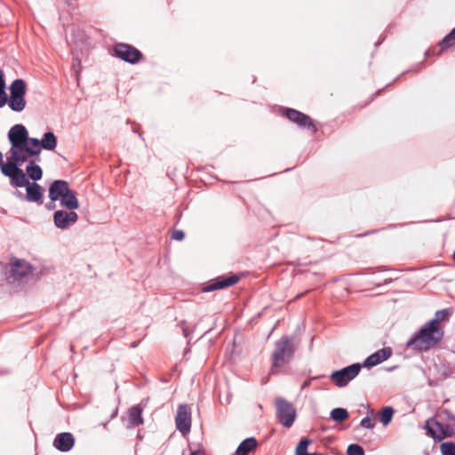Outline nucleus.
<instances>
[{"instance_id": "obj_4", "label": "nucleus", "mask_w": 455, "mask_h": 455, "mask_svg": "<svg viewBox=\"0 0 455 455\" xmlns=\"http://www.w3.org/2000/svg\"><path fill=\"white\" fill-rule=\"evenodd\" d=\"M9 91L8 107L13 112H22L27 105L25 100L27 92L26 82L21 78L15 79L9 86Z\"/></svg>"}, {"instance_id": "obj_39", "label": "nucleus", "mask_w": 455, "mask_h": 455, "mask_svg": "<svg viewBox=\"0 0 455 455\" xmlns=\"http://www.w3.org/2000/svg\"><path fill=\"white\" fill-rule=\"evenodd\" d=\"M183 333H184V336H185V337H187V336H188L187 329H186V328H183Z\"/></svg>"}, {"instance_id": "obj_23", "label": "nucleus", "mask_w": 455, "mask_h": 455, "mask_svg": "<svg viewBox=\"0 0 455 455\" xmlns=\"http://www.w3.org/2000/svg\"><path fill=\"white\" fill-rule=\"evenodd\" d=\"M443 424H441L439 421L435 419L434 418L428 419L426 421L424 428L427 430V435L431 436V430L432 431H441L443 429Z\"/></svg>"}, {"instance_id": "obj_30", "label": "nucleus", "mask_w": 455, "mask_h": 455, "mask_svg": "<svg viewBox=\"0 0 455 455\" xmlns=\"http://www.w3.org/2000/svg\"><path fill=\"white\" fill-rule=\"evenodd\" d=\"M6 84L0 85V108L8 104V97L5 92Z\"/></svg>"}, {"instance_id": "obj_37", "label": "nucleus", "mask_w": 455, "mask_h": 455, "mask_svg": "<svg viewBox=\"0 0 455 455\" xmlns=\"http://www.w3.org/2000/svg\"><path fill=\"white\" fill-rule=\"evenodd\" d=\"M3 157H4V156H3L2 152L0 151V166H2L4 164V163H3Z\"/></svg>"}, {"instance_id": "obj_2", "label": "nucleus", "mask_w": 455, "mask_h": 455, "mask_svg": "<svg viewBox=\"0 0 455 455\" xmlns=\"http://www.w3.org/2000/svg\"><path fill=\"white\" fill-rule=\"evenodd\" d=\"M25 163L15 162L6 158V163L1 166V172L4 176L10 178V184L13 188H26V196L16 192L18 197L24 198L28 202L43 204V192L41 186L36 182H29L28 177L20 166Z\"/></svg>"}, {"instance_id": "obj_9", "label": "nucleus", "mask_w": 455, "mask_h": 455, "mask_svg": "<svg viewBox=\"0 0 455 455\" xmlns=\"http://www.w3.org/2000/svg\"><path fill=\"white\" fill-rule=\"evenodd\" d=\"M115 54L121 60L135 64L142 58V53L135 47L127 44H117L115 48Z\"/></svg>"}, {"instance_id": "obj_7", "label": "nucleus", "mask_w": 455, "mask_h": 455, "mask_svg": "<svg viewBox=\"0 0 455 455\" xmlns=\"http://www.w3.org/2000/svg\"><path fill=\"white\" fill-rule=\"evenodd\" d=\"M32 266L24 259H14L10 262L6 275V280L10 283H16L22 278L32 273Z\"/></svg>"}, {"instance_id": "obj_22", "label": "nucleus", "mask_w": 455, "mask_h": 455, "mask_svg": "<svg viewBox=\"0 0 455 455\" xmlns=\"http://www.w3.org/2000/svg\"><path fill=\"white\" fill-rule=\"evenodd\" d=\"M452 310L451 308H444L439 311H436L435 314V317L428 321V324L435 326V327H440L439 323L448 319L451 315Z\"/></svg>"}, {"instance_id": "obj_3", "label": "nucleus", "mask_w": 455, "mask_h": 455, "mask_svg": "<svg viewBox=\"0 0 455 455\" xmlns=\"http://www.w3.org/2000/svg\"><path fill=\"white\" fill-rule=\"evenodd\" d=\"M444 334L441 327H435L426 323L406 342V347L417 352L428 351L435 347Z\"/></svg>"}, {"instance_id": "obj_12", "label": "nucleus", "mask_w": 455, "mask_h": 455, "mask_svg": "<svg viewBox=\"0 0 455 455\" xmlns=\"http://www.w3.org/2000/svg\"><path fill=\"white\" fill-rule=\"evenodd\" d=\"M285 116L292 123L298 124L301 128H307L312 130L314 132H316V128L313 123L311 117L307 115L303 114L293 108L285 109Z\"/></svg>"}, {"instance_id": "obj_28", "label": "nucleus", "mask_w": 455, "mask_h": 455, "mask_svg": "<svg viewBox=\"0 0 455 455\" xmlns=\"http://www.w3.org/2000/svg\"><path fill=\"white\" fill-rule=\"evenodd\" d=\"M311 441L309 439H301L296 448V455H304L307 453V450Z\"/></svg>"}, {"instance_id": "obj_40", "label": "nucleus", "mask_w": 455, "mask_h": 455, "mask_svg": "<svg viewBox=\"0 0 455 455\" xmlns=\"http://www.w3.org/2000/svg\"><path fill=\"white\" fill-rule=\"evenodd\" d=\"M54 207H55V205H54V204H52V205L49 204V205H48V209H53Z\"/></svg>"}, {"instance_id": "obj_10", "label": "nucleus", "mask_w": 455, "mask_h": 455, "mask_svg": "<svg viewBox=\"0 0 455 455\" xmlns=\"http://www.w3.org/2000/svg\"><path fill=\"white\" fill-rule=\"evenodd\" d=\"M175 423L177 429L183 435H186L190 432L191 429V411L188 405L180 404L177 409V414L175 418Z\"/></svg>"}, {"instance_id": "obj_13", "label": "nucleus", "mask_w": 455, "mask_h": 455, "mask_svg": "<svg viewBox=\"0 0 455 455\" xmlns=\"http://www.w3.org/2000/svg\"><path fill=\"white\" fill-rule=\"evenodd\" d=\"M392 354L393 350L390 347H383L369 355L362 363V365L363 367L366 368L374 367L387 360L392 355Z\"/></svg>"}, {"instance_id": "obj_27", "label": "nucleus", "mask_w": 455, "mask_h": 455, "mask_svg": "<svg viewBox=\"0 0 455 455\" xmlns=\"http://www.w3.org/2000/svg\"><path fill=\"white\" fill-rule=\"evenodd\" d=\"M440 450L443 455H455V443L451 442L443 443Z\"/></svg>"}, {"instance_id": "obj_33", "label": "nucleus", "mask_w": 455, "mask_h": 455, "mask_svg": "<svg viewBox=\"0 0 455 455\" xmlns=\"http://www.w3.org/2000/svg\"><path fill=\"white\" fill-rule=\"evenodd\" d=\"M184 232L180 229H176L172 234V238L177 241H181L184 238Z\"/></svg>"}, {"instance_id": "obj_26", "label": "nucleus", "mask_w": 455, "mask_h": 455, "mask_svg": "<svg viewBox=\"0 0 455 455\" xmlns=\"http://www.w3.org/2000/svg\"><path fill=\"white\" fill-rule=\"evenodd\" d=\"M455 44V28L442 40L440 46L448 48Z\"/></svg>"}, {"instance_id": "obj_34", "label": "nucleus", "mask_w": 455, "mask_h": 455, "mask_svg": "<svg viewBox=\"0 0 455 455\" xmlns=\"http://www.w3.org/2000/svg\"><path fill=\"white\" fill-rule=\"evenodd\" d=\"M311 381H312V379H307L302 385H301V387H300V390H304L307 387H310V384H311Z\"/></svg>"}, {"instance_id": "obj_35", "label": "nucleus", "mask_w": 455, "mask_h": 455, "mask_svg": "<svg viewBox=\"0 0 455 455\" xmlns=\"http://www.w3.org/2000/svg\"><path fill=\"white\" fill-rule=\"evenodd\" d=\"M4 84H5L4 74L3 70L0 69V85H4Z\"/></svg>"}, {"instance_id": "obj_31", "label": "nucleus", "mask_w": 455, "mask_h": 455, "mask_svg": "<svg viewBox=\"0 0 455 455\" xmlns=\"http://www.w3.org/2000/svg\"><path fill=\"white\" fill-rule=\"evenodd\" d=\"M439 417H441L444 420H449V421L453 422V424H455V415H453L448 410H443L441 411V413L439 414Z\"/></svg>"}, {"instance_id": "obj_16", "label": "nucleus", "mask_w": 455, "mask_h": 455, "mask_svg": "<svg viewBox=\"0 0 455 455\" xmlns=\"http://www.w3.org/2000/svg\"><path fill=\"white\" fill-rule=\"evenodd\" d=\"M69 188L67 181L62 180H54L49 187V198L52 203L60 200Z\"/></svg>"}, {"instance_id": "obj_11", "label": "nucleus", "mask_w": 455, "mask_h": 455, "mask_svg": "<svg viewBox=\"0 0 455 455\" xmlns=\"http://www.w3.org/2000/svg\"><path fill=\"white\" fill-rule=\"evenodd\" d=\"M78 215L74 211L58 210L53 213V223L60 229H68L76 223Z\"/></svg>"}, {"instance_id": "obj_21", "label": "nucleus", "mask_w": 455, "mask_h": 455, "mask_svg": "<svg viewBox=\"0 0 455 455\" xmlns=\"http://www.w3.org/2000/svg\"><path fill=\"white\" fill-rule=\"evenodd\" d=\"M455 424H446L441 431H432L431 437L437 441H442L444 438L451 437L454 435Z\"/></svg>"}, {"instance_id": "obj_38", "label": "nucleus", "mask_w": 455, "mask_h": 455, "mask_svg": "<svg viewBox=\"0 0 455 455\" xmlns=\"http://www.w3.org/2000/svg\"><path fill=\"white\" fill-rule=\"evenodd\" d=\"M199 452H200L199 451H194L191 452L190 455H198Z\"/></svg>"}, {"instance_id": "obj_15", "label": "nucleus", "mask_w": 455, "mask_h": 455, "mask_svg": "<svg viewBox=\"0 0 455 455\" xmlns=\"http://www.w3.org/2000/svg\"><path fill=\"white\" fill-rule=\"evenodd\" d=\"M239 281V277L236 275H231L228 277H219L215 279L210 284L203 288L204 292H210L215 290L227 288L235 284Z\"/></svg>"}, {"instance_id": "obj_8", "label": "nucleus", "mask_w": 455, "mask_h": 455, "mask_svg": "<svg viewBox=\"0 0 455 455\" xmlns=\"http://www.w3.org/2000/svg\"><path fill=\"white\" fill-rule=\"evenodd\" d=\"M363 365L361 363H353L341 370L333 371L330 378L339 387H346L360 372Z\"/></svg>"}, {"instance_id": "obj_1", "label": "nucleus", "mask_w": 455, "mask_h": 455, "mask_svg": "<svg viewBox=\"0 0 455 455\" xmlns=\"http://www.w3.org/2000/svg\"><path fill=\"white\" fill-rule=\"evenodd\" d=\"M11 148L6 158L15 162L27 163L30 158H38L42 149L53 150L57 146V139L52 132L44 134L42 140L31 138L23 124H15L8 132Z\"/></svg>"}, {"instance_id": "obj_5", "label": "nucleus", "mask_w": 455, "mask_h": 455, "mask_svg": "<svg viewBox=\"0 0 455 455\" xmlns=\"http://www.w3.org/2000/svg\"><path fill=\"white\" fill-rule=\"evenodd\" d=\"M294 353V347L288 336H283L275 344V349L272 354L273 364L272 372L274 368L282 367L287 363Z\"/></svg>"}, {"instance_id": "obj_24", "label": "nucleus", "mask_w": 455, "mask_h": 455, "mask_svg": "<svg viewBox=\"0 0 455 455\" xmlns=\"http://www.w3.org/2000/svg\"><path fill=\"white\" fill-rule=\"evenodd\" d=\"M331 418L337 422H342L348 418V412L344 408H335L331 411Z\"/></svg>"}, {"instance_id": "obj_41", "label": "nucleus", "mask_w": 455, "mask_h": 455, "mask_svg": "<svg viewBox=\"0 0 455 455\" xmlns=\"http://www.w3.org/2000/svg\"><path fill=\"white\" fill-rule=\"evenodd\" d=\"M452 258H453V259L455 260V251H454V252H453V254H452Z\"/></svg>"}, {"instance_id": "obj_29", "label": "nucleus", "mask_w": 455, "mask_h": 455, "mask_svg": "<svg viewBox=\"0 0 455 455\" xmlns=\"http://www.w3.org/2000/svg\"><path fill=\"white\" fill-rule=\"evenodd\" d=\"M347 455H364L363 449L359 444H350L347 450Z\"/></svg>"}, {"instance_id": "obj_36", "label": "nucleus", "mask_w": 455, "mask_h": 455, "mask_svg": "<svg viewBox=\"0 0 455 455\" xmlns=\"http://www.w3.org/2000/svg\"><path fill=\"white\" fill-rule=\"evenodd\" d=\"M323 377H324L323 375H321V376H315V377H311L310 379H312V380H315V379H322V378H323Z\"/></svg>"}, {"instance_id": "obj_32", "label": "nucleus", "mask_w": 455, "mask_h": 455, "mask_svg": "<svg viewBox=\"0 0 455 455\" xmlns=\"http://www.w3.org/2000/svg\"><path fill=\"white\" fill-rule=\"evenodd\" d=\"M360 426L363 428L372 429L375 424L372 422V419L369 416H366L361 420Z\"/></svg>"}, {"instance_id": "obj_19", "label": "nucleus", "mask_w": 455, "mask_h": 455, "mask_svg": "<svg viewBox=\"0 0 455 455\" xmlns=\"http://www.w3.org/2000/svg\"><path fill=\"white\" fill-rule=\"evenodd\" d=\"M142 409L140 406H132L129 410L128 413V427H134L140 426L143 423V419L141 417Z\"/></svg>"}, {"instance_id": "obj_17", "label": "nucleus", "mask_w": 455, "mask_h": 455, "mask_svg": "<svg viewBox=\"0 0 455 455\" xmlns=\"http://www.w3.org/2000/svg\"><path fill=\"white\" fill-rule=\"evenodd\" d=\"M60 205L68 211H75L78 208L79 203L76 193L70 188L60 199Z\"/></svg>"}, {"instance_id": "obj_14", "label": "nucleus", "mask_w": 455, "mask_h": 455, "mask_svg": "<svg viewBox=\"0 0 455 455\" xmlns=\"http://www.w3.org/2000/svg\"><path fill=\"white\" fill-rule=\"evenodd\" d=\"M75 444V438L71 433L64 432L58 434L53 441V446L62 451H69Z\"/></svg>"}, {"instance_id": "obj_20", "label": "nucleus", "mask_w": 455, "mask_h": 455, "mask_svg": "<svg viewBox=\"0 0 455 455\" xmlns=\"http://www.w3.org/2000/svg\"><path fill=\"white\" fill-rule=\"evenodd\" d=\"M257 447V440L254 437H249L243 440L235 451L236 455H248L250 451Z\"/></svg>"}, {"instance_id": "obj_25", "label": "nucleus", "mask_w": 455, "mask_h": 455, "mask_svg": "<svg viewBox=\"0 0 455 455\" xmlns=\"http://www.w3.org/2000/svg\"><path fill=\"white\" fill-rule=\"evenodd\" d=\"M394 415V409L392 407H385L380 413V422L387 426L392 420Z\"/></svg>"}, {"instance_id": "obj_18", "label": "nucleus", "mask_w": 455, "mask_h": 455, "mask_svg": "<svg viewBox=\"0 0 455 455\" xmlns=\"http://www.w3.org/2000/svg\"><path fill=\"white\" fill-rule=\"evenodd\" d=\"M36 160H39V157L30 158L27 161L28 165L26 166L25 172L26 176L28 175V177L34 180V182L40 180L43 177L42 168L37 164H36Z\"/></svg>"}, {"instance_id": "obj_6", "label": "nucleus", "mask_w": 455, "mask_h": 455, "mask_svg": "<svg viewBox=\"0 0 455 455\" xmlns=\"http://www.w3.org/2000/svg\"><path fill=\"white\" fill-rule=\"evenodd\" d=\"M276 418L285 427H291L296 418V410L292 403L283 397L275 399Z\"/></svg>"}]
</instances>
